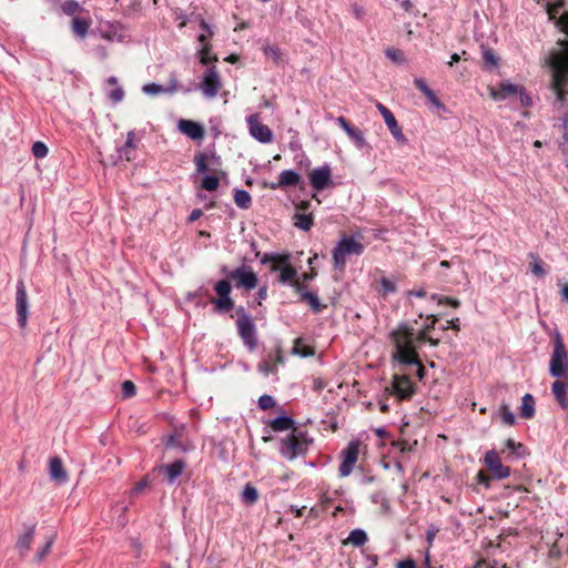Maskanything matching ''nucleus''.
<instances>
[{"instance_id": "1", "label": "nucleus", "mask_w": 568, "mask_h": 568, "mask_svg": "<svg viewBox=\"0 0 568 568\" xmlns=\"http://www.w3.org/2000/svg\"><path fill=\"white\" fill-rule=\"evenodd\" d=\"M389 338L394 346L393 359L400 365L409 366L412 373L422 381L425 367L418 357L417 348L426 338L425 332H416L409 323L402 322L390 332Z\"/></svg>"}, {"instance_id": "2", "label": "nucleus", "mask_w": 568, "mask_h": 568, "mask_svg": "<svg viewBox=\"0 0 568 568\" xmlns=\"http://www.w3.org/2000/svg\"><path fill=\"white\" fill-rule=\"evenodd\" d=\"M552 79L551 92L556 97V104H565V94L568 92V48L562 53L554 54L551 58Z\"/></svg>"}, {"instance_id": "3", "label": "nucleus", "mask_w": 568, "mask_h": 568, "mask_svg": "<svg viewBox=\"0 0 568 568\" xmlns=\"http://www.w3.org/2000/svg\"><path fill=\"white\" fill-rule=\"evenodd\" d=\"M312 443L313 439L306 432L294 429L281 439L278 450L284 458L293 460L298 456L305 455Z\"/></svg>"}, {"instance_id": "4", "label": "nucleus", "mask_w": 568, "mask_h": 568, "mask_svg": "<svg viewBox=\"0 0 568 568\" xmlns=\"http://www.w3.org/2000/svg\"><path fill=\"white\" fill-rule=\"evenodd\" d=\"M364 253V245L353 236H343L333 248L334 267L343 270L347 257L359 256Z\"/></svg>"}, {"instance_id": "5", "label": "nucleus", "mask_w": 568, "mask_h": 568, "mask_svg": "<svg viewBox=\"0 0 568 568\" xmlns=\"http://www.w3.org/2000/svg\"><path fill=\"white\" fill-rule=\"evenodd\" d=\"M549 374L555 378H568V353L560 334H556L549 362Z\"/></svg>"}, {"instance_id": "6", "label": "nucleus", "mask_w": 568, "mask_h": 568, "mask_svg": "<svg viewBox=\"0 0 568 568\" xmlns=\"http://www.w3.org/2000/svg\"><path fill=\"white\" fill-rule=\"evenodd\" d=\"M237 333L248 351H254L257 345L256 327L252 316L243 306L235 310Z\"/></svg>"}, {"instance_id": "7", "label": "nucleus", "mask_w": 568, "mask_h": 568, "mask_svg": "<svg viewBox=\"0 0 568 568\" xmlns=\"http://www.w3.org/2000/svg\"><path fill=\"white\" fill-rule=\"evenodd\" d=\"M214 291L217 297L212 298L211 303L219 313H227L234 308V301L231 297L232 286L227 280H220L214 284Z\"/></svg>"}, {"instance_id": "8", "label": "nucleus", "mask_w": 568, "mask_h": 568, "mask_svg": "<svg viewBox=\"0 0 568 568\" xmlns=\"http://www.w3.org/2000/svg\"><path fill=\"white\" fill-rule=\"evenodd\" d=\"M222 78L215 65L209 67L202 75L200 89L206 99H214L222 89Z\"/></svg>"}, {"instance_id": "9", "label": "nucleus", "mask_w": 568, "mask_h": 568, "mask_svg": "<svg viewBox=\"0 0 568 568\" xmlns=\"http://www.w3.org/2000/svg\"><path fill=\"white\" fill-rule=\"evenodd\" d=\"M17 321L21 328H24L28 322V294L23 281H18L16 292Z\"/></svg>"}, {"instance_id": "10", "label": "nucleus", "mask_w": 568, "mask_h": 568, "mask_svg": "<svg viewBox=\"0 0 568 568\" xmlns=\"http://www.w3.org/2000/svg\"><path fill=\"white\" fill-rule=\"evenodd\" d=\"M250 134L261 143H271L273 141L272 130L260 122L258 114L254 113L246 118Z\"/></svg>"}, {"instance_id": "11", "label": "nucleus", "mask_w": 568, "mask_h": 568, "mask_svg": "<svg viewBox=\"0 0 568 568\" xmlns=\"http://www.w3.org/2000/svg\"><path fill=\"white\" fill-rule=\"evenodd\" d=\"M484 462L496 479H505L510 476V468L501 463V459L497 452L494 449L488 450L485 454Z\"/></svg>"}, {"instance_id": "12", "label": "nucleus", "mask_w": 568, "mask_h": 568, "mask_svg": "<svg viewBox=\"0 0 568 568\" xmlns=\"http://www.w3.org/2000/svg\"><path fill=\"white\" fill-rule=\"evenodd\" d=\"M310 184L315 191H323L332 184V169L329 164L315 168L310 173Z\"/></svg>"}, {"instance_id": "13", "label": "nucleus", "mask_w": 568, "mask_h": 568, "mask_svg": "<svg viewBox=\"0 0 568 568\" xmlns=\"http://www.w3.org/2000/svg\"><path fill=\"white\" fill-rule=\"evenodd\" d=\"M179 89H181V91L183 93H189L191 91L190 89H185L183 87H180L179 85V80H178V78L174 74H172L170 77L169 85H166V87H164L162 84H159V83H155V82H150V83H146V84H144L142 87L143 93L149 94V95H156V94H160V93L173 94Z\"/></svg>"}, {"instance_id": "14", "label": "nucleus", "mask_w": 568, "mask_h": 568, "mask_svg": "<svg viewBox=\"0 0 568 568\" xmlns=\"http://www.w3.org/2000/svg\"><path fill=\"white\" fill-rule=\"evenodd\" d=\"M230 277L235 280L236 287H244L246 290H253L257 285L256 274L248 267L240 266L230 273Z\"/></svg>"}, {"instance_id": "15", "label": "nucleus", "mask_w": 568, "mask_h": 568, "mask_svg": "<svg viewBox=\"0 0 568 568\" xmlns=\"http://www.w3.org/2000/svg\"><path fill=\"white\" fill-rule=\"evenodd\" d=\"M343 460L339 466V476L347 477L354 469L358 458V444L351 442L347 447L342 452Z\"/></svg>"}, {"instance_id": "16", "label": "nucleus", "mask_w": 568, "mask_h": 568, "mask_svg": "<svg viewBox=\"0 0 568 568\" xmlns=\"http://www.w3.org/2000/svg\"><path fill=\"white\" fill-rule=\"evenodd\" d=\"M392 386L400 400L409 399L415 393V387L407 375H395Z\"/></svg>"}, {"instance_id": "17", "label": "nucleus", "mask_w": 568, "mask_h": 568, "mask_svg": "<svg viewBox=\"0 0 568 568\" xmlns=\"http://www.w3.org/2000/svg\"><path fill=\"white\" fill-rule=\"evenodd\" d=\"M283 266H278L277 264L271 265V272H280L278 282L282 284H290L295 288L296 292L301 291V284L295 281L297 275L296 270L291 265L290 261L287 264H282Z\"/></svg>"}, {"instance_id": "18", "label": "nucleus", "mask_w": 568, "mask_h": 568, "mask_svg": "<svg viewBox=\"0 0 568 568\" xmlns=\"http://www.w3.org/2000/svg\"><path fill=\"white\" fill-rule=\"evenodd\" d=\"M520 87L521 85L505 81L499 84L498 89L489 88V94L495 101H504L510 98H516Z\"/></svg>"}, {"instance_id": "19", "label": "nucleus", "mask_w": 568, "mask_h": 568, "mask_svg": "<svg viewBox=\"0 0 568 568\" xmlns=\"http://www.w3.org/2000/svg\"><path fill=\"white\" fill-rule=\"evenodd\" d=\"M179 130L191 140H202L204 138V128L199 122L192 120H180L178 122Z\"/></svg>"}, {"instance_id": "20", "label": "nucleus", "mask_w": 568, "mask_h": 568, "mask_svg": "<svg viewBox=\"0 0 568 568\" xmlns=\"http://www.w3.org/2000/svg\"><path fill=\"white\" fill-rule=\"evenodd\" d=\"M568 377L557 378L551 385V393L562 409H568Z\"/></svg>"}, {"instance_id": "21", "label": "nucleus", "mask_w": 568, "mask_h": 568, "mask_svg": "<svg viewBox=\"0 0 568 568\" xmlns=\"http://www.w3.org/2000/svg\"><path fill=\"white\" fill-rule=\"evenodd\" d=\"M24 531L18 537L16 548L21 557H24L30 550L36 534V524L24 525Z\"/></svg>"}, {"instance_id": "22", "label": "nucleus", "mask_w": 568, "mask_h": 568, "mask_svg": "<svg viewBox=\"0 0 568 568\" xmlns=\"http://www.w3.org/2000/svg\"><path fill=\"white\" fill-rule=\"evenodd\" d=\"M186 464L183 459H176L171 464L162 465L160 471L166 475L168 484L172 485L183 474Z\"/></svg>"}, {"instance_id": "23", "label": "nucleus", "mask_w": 568, "mask_h": 568, "mask_svg": "<svg viewBox=\"0 0 568 568\" xmlns=\"http://www.w3.org/2000/svg\"><path fill=\"white\" fill-rule=\"evenodd\" d=\"M301 182V175L294 170H284L278 174V181L272 183L270 186L272 190L287 186H296Z\"/></svg>"}, {"instance_id": "24", "label": "nucleus", "mask_w": 568, "mask_h": 568, "mask_svg": "<svg viewBox=\"0 0 568 568\" xmlns=\"http://www.w3.org/2000/svg\"><path fill=\"white\" fill-rule=\"evenodd\" d=\"M49 474L52 480L58 484H65L68 475L63 467L62 460L59 457H52L49 462Z\"/></svg>"}, {"instance_id": "25", "label": "nucleus", "mask_w": 568, "mask_h": 568, "mask_svg": "<svg viewBox=\"0 0 568 568\" xmlns=\"http://www.w3.org/2000/svg\"><path fill=\"white\" fill-rule=\"evenodd\" d=\"M301 296V301L307 303L315 314H320L326 307V305L322 304L317 294L311 291H303L301 286V291L298 292Z\"/></svg>"}, {"instance_id": "26", "label": "nucleus", "mask_w": 568, "mask_h": 568, "mask_svg": "<svg viewBox=\"0 0 568 568\" xmlns=\"http://www.w3.org/2000/svg\"><path fill=\"white\" fill-rule=\"evenodd\" d=\"M271 361L282 362V354H281L280 349L275 351L274 353L267 354V357L264 358L257 365V371L265 376H267L270 374H274L276 372V367L274 365H271V363H270Z\"/></svg>"}, {"instance_id": "27", "label": "nucleus", "mask_w": 568, "mask_h": 568, "mask_svg": "<svg viewBox=\"0 0 568 568\" xmlns=\"http://www.w3.org/2000/svg\"><path fill=\"white\" fill-rule=\"evenodd\" d=\"M535 397L531 394H525L521 398V405L519 406V415L525 419H530L535 416Z\"/></svg>"}, {"instance_id": "28", "label": "nucleus", "mask_w": 568, "mask_h": 568, "mask_svg": "<svg viewBox=\"0 0 568 568\" xmlns=\"http://www.w3.org/2000/svg\"><path fill=\"white\" fill-rule=\"evenodd\" d=\"M134 136L135 132L133 130L129 131L125 143L118 148V153L121 159H125L126 161H131L133 159L132 151L136 149Z\"/></svg>"}, {"instance_id": "29", "label": "nucleus", "mask_w": 568, "mask_h": 568, "mask_svg": "<svg viewBox=\"0 0 568 568\" xmlns=\"http://www.w3.org/2000/svg\"><path fill=\"white\" fill-rule=\"evenodd\" d=\"M294 425L295 419L286 415L277 416L270 422V427L274 432H285L292 429Z\"/></svg>"}, {"instance_id": "30", "label": "nucleus", "mask_w": 568, "mask_h": 568, "mask_svg": "<svg viewBox=\"0 0 568 568\" xmlns=\"http://www.w3.org/2000/svg\"><path fill=\"white\" fill-rule=\"evenodd\" d=\"M90 26L91 20L89 18L74 17L71 21V29L73 33L80 38H84L87 36Z\"/></svg>"}, {"instance_id": "31", "label": "nucleus", "mask_w": 568, "mask_h": 568, "mask_svg": "<svg viewBox=\"0 0 568 568\" xmlns=\"http://www.w3.org/2000/svg\"><path fill=\"white\" fill-rule=\"evenodd\" d=\"M367 534L362 528L353 529L347 537V542H349L354 547H362L367 542Z\"/></svg>"}, {"instance_id": "32", "label": "nucleus", "mask_w": 568, "mask_h": 568, "mask_svg": "<svg viewBox=\"0 0 568 568\" xmlns=\"http://www.w3.org/2000/svg\"><path fill=\"white\" fill-rule=\"evenodd\" d=\"M234 202L240 209L247 210L252 204V197L247 191L242 189H235Z\"/></svg>"}, {"instance_id": "33", "label": "nucleus", "mask_w": 568, "mask_h": 568, "mask_svg": "<svg viewBox=\"0 0 568 568\" xmlns=\"http://www.w3.org/2000/svg\"><path fill=\"white\" fill-rule=\"evenodd\" d=\"M291 260L290 254H278V253H264L260 260L262 264L272 263L273 264H287Z\"/></svg>"}, {"instance_id": "34", "label": "nucleus", "mask_w": 568, "mask_h": 568, "mask_svg": "<svg viewBox=\"0 0 568 568\" xmlns=\"http://www.w3.org/2000/svg\"><path fill=\"white\" fill-rule=\"evenodd\" d=\"M211 51L212 47L210 43L201 45V48L197 50L199 60L201 64L210 65L211 63L217 61V58L215 55H212Z\"/></svg>"}, {"instance_id": "35", "label": "nucleus", "mask_w": 568, "mask_h": 568, "mask_svg": "<svg viewBox=\"0 0 568 568\" xmlns=\"http://www.w3.org/2000/svg\"><path fill=\"white\" fill-rule=\"evenodd\" d=\"M484 68L488 71L496 69L499 64V58L490 49L483 50Z\"/></svg>"}, {"instance_id": "36", "label": "nucleus", "mask_w": 568, "mask_h": 568, "mask_svg": "<svg viewBox=\"0 0 568 568\" xmlns=\"http://www.w3.org/2000/svg\"><path fill=\"white\" fill-rule=\"evenodd\" d=\"M55 541V535L45 536V544L42 548L38 549L34 560L40 564L44 560L47 555L51 551L52 546Z\"/></svg>"}, {"instance_id": "37", "label": "nucleus", "mask_w": 568, "mask_h": 568, "mask_svg": "<svg viewBox=\"0 0 568 568\" xmlns=\"http://www.w3.org/2000/svg\"><path fill=\"white\" fill-rule=\"evenodd\" d=\"M263 52L275 64H281L283 62V54L277 45L265 44L263 47Z\"/></svg>"}, {"instance_id": "38", "label": "nucleus", "mask_w": 568, "mask_h": 568, "mask_svg": "<svg viewBox=\"0 0 568 568\" xmlns=\"http://www.w3.org/2000/svg\"><path fill=\"white\" fill-rule=\"evenodd\" d=\"M294 220V225L303 231H310L313 226V216L311 214L297 213Z\"/></svg>"}, {"instance_id": "39", "label": "nucleus", "mask_w": 568, "mask_h": 568, "mask_svg": "<svg viewBox=\"0 0 568 568\" xmlns=\"http://www.w3.org/2000/svg\"><path fill=\"white\" fill-rule=\"evenodd\" d=\"M499 416L507 426H513L516 422V417L506 402H503L499 406Z\"/></svg>"}, {"instance_id": "40", "label": "nucleus", "mask_w": 568, "mask_h": 568, "mask_svg": "<svg viewBox=\"0 0 568 568\" xmlns=\"http://www.w3.org/2000/svg\"><path fill=\"white\" fill-rule=\"evenodd\" d=\"M258 499L257 489L251 484H246L242 491V501L247 505H253Z\"/></svg>"}, {"instance_id": "41", "label": "nucleus", "mask_w": 568, "mask_h": 568, "mask_svg": "<svg viewBox=\"0 0 568 568\" xmlns=\"http://www.w3.org/2000/svg\"><path fill=\"white\" fill-rule=\"evenodd\" d=\"M530 262V271L538 277H542L546 275V270L544 268V264L541 260L534 253H529Z\"/></svg>"}, {"instance_id": "42", "label": "nucleus", "mask_w": 568, "mask_h": 568, "mask_svg": "<svg viewBox=\"0 0 568 568\" xmlns=\"http://www.w3.org/2000/svg\"><path fill=\"white\" fill-rule=\"evenodd\" d=\"M506 449L517 458H521L525 455V446L520 443H516L514 439L508 438L505 442Z\"/></svg>"}, {"instance_id": "43", "label": "nucleus", "mask_w": 568, "mask_h": 568, "mask_svg": "<svg viewBox=\"0 0 568 568\" xmlns=\"http://www.w3.org/2000/svg\"><path fill=\"white\" fill-rule=\"evenodd\" d=\"M61 10L67 16H74L78 12L82 11L83 8L80 6V3L75 0H65L61 4Z\"/></svg>"}, {"instance_id": "44", "label": "nucleus", "mask_w": 568, "mask_h": 568, "mask_svg": "<svg viewBox=\"0 0 568 568\" xmlns=\"http://www.w3.org/2000/svg\"><path fill=\"white\" fill-rule=\"evenodd\" d=\"M377 109L379 111V113L383 115V119L387 125V128H392L394 126L395 128V124L397 123L394 114L390 112L389 109H387L384 104L382 103H377Z\"/></svg>"}, {"instance_id": "45", "label": "nucleus", "mask_w": 568, "mask_h": 568, "mask_svg": "<svg viewBox=\"0 0 568 568\" xmlns=\"http://www.w3.org/2000/svg\"><path fill=\"white\" fill-rule=\"evenodd\" d=\"M31 151L36 159H43L48 155L49 149L43 142L37 141L32 144Z\"/></svg>"}, {"instance_id": "46", "label": "nucleus", "mask_w": 568, "mask_h": 568, "mask_svg": "<svg viewBox=\"0 0 568 568\" xmlns=\"http://www.w3.org/2000/svg\"><path fill=\"white\" fill-rule=\"evenodd\" d=\"M385 54L394 63L402 64L405 62L404 52L402 50L388 48L386 49Z\"/></svg>"}, {"instance_id": "47", "label": "nucleus", "mask_w": 568, "mask_h": 568, "mask_svg": "<svg viewBox=\"0 0 568 568\" xmlns=\"http://www.w3.org/2000/svg\"><path fill=\"white\" fill-rule=\"evenodd\" d=\"M165 446L172 447V448H178V449H181L182 452L189 450V448L185 445H183V443L181 442V436L176 435V434H172L168 437Z\"/></svg>"}, {"instance_id": "48", "label": "nucleus", "mask_w": 568, "mask_h": 568, "mask_svg": "<svg viewBox=\"0 0 568 568\" xmlns=\"http://www.w3.org/2000/svg\"><path fill=\"white\" fill-rule=\"evenodd\" d=\"M379 284L383 295L395 293L397 290L396 283L387 277H382Z\"/></svg>"}, {"instance_id": "49", "label": "nucleus", "mask_w": 568, "mask_h": 568, "mask_svg": "<svg viewBox=\"0 0 568 568\" xmlns=\"http://www.w3.org/2000/svg\"><path fill=\"white\" fill-rule=\"evenodd\" d=\"M220 181L215 175H206L202 180V187L206 191H215L219 187Z\"/></svg>"}, {"instance_id": "50", "label": "nucleus", "mask_w": 568, "mask_h": 568, "mask_svg": "<svg viewBox=\"0 0 568 568\" xmlns=\"http://www.w3.org/2000/svg\"><path fill=\"white\" fill-rule=\"evenodd\" d=\"M516 98H518L520 105L524 108L532 105V99H531L530 94L527 92V90L525 89V87H523V85L519 88V91L517 92Z\"/></svg>"}, {"instance_id": "51", "label": "nucleus", "mask_w": 568, "mask_h": 568, "mask_svg": "<svg viewBox=\"0 0 568 568\" xmlns=\"http://www.w3.org/2000/svg\"><path fill=\"white\" fill-rule=\"evenodd\" d=\"M108 98L112 103L116 104L123 100L124 90L122 89V87L116 85L114 89L108 92Z\"/></svg>"}, {"instance_id": "52", "label": "nucleus", "mask_w": 568, "mask_h": 568, "mask_svg": "<svg viewBox=\"0 0 568 568\" xmlns=\"http://www.w3.org/2000/svg\"><path fill=\"white\" fill-rule=\"evenodd\" d=\"M349 139L355 143L357 148H364L367 143L363 132L359 129H354V131L348 135Z\"/></svg>"}, {"instance_id": "53", "label": "nucleus", "mask_w": 568, "mask_h": 568, "mask_svg": "<svg viewBox=\"0 0 568 568\" xmlns=\"http://www.w3.org/2000/svg\"><path fill=\"white\" fill-rule=\"evenodd\" d=\"M257 404L262 410H266L275 406V399L271 395L264 394L260 396Z\"/></svg>"}, {"instance_id": "54", "label": "nucleus", "mask_w": 568, "mask_h": 568, "mask_svg": "<svg viewBox=\"0 0 568 568\" xmlns=\"http://www.w3.org/2000/svg\"><path fill=\"white\" fill-rule=\"evenodd\" d=\"M206 160H207V155L205 153H200L195 156V165H196V171L199 173L203 174L209 171Z\"/></svg>"}, {"instance_id": "55", "label": "nucleus", "mask_w": 568, "mask_h": 568, "mask_svg": "<svg viewBox=\"0 0 568 568\" xmlns=\"http://www.w3.org/2000/svg\"><path fill=\"white\" fill-rule=\"evenodd\" d=\"M136 393V387L133 382L131 381H124L122 383V394L125 398H130L134 396Z\"/></svg>"}, {"instance_id": "56", "label": "nucleus", "mask_w": 568, "mask_h": 568, "mask_svg": "<svg viewBox=\"0 0 568 568\" xmlns=\"http://www.w3.org/2000/svg\"><path fill=\"white\" fill-rule=\"evenodd\" d=\"M426 98L428 99L429 103H430L434 108H436V109H438V110H443V111H445V110H446L445 105H444V104L440 102V100L436 97V94H435V92H434L433 90H432V91L426 95Z\"/></svg>"}, {"instance_id": "57", "label": "nucleus", "mask_w": 568, "mask_h": 568, "mask_svg": "<svg viewBox=\"0 0 568 568\" xmlns=\"http://www.w3.org/2000/svg\"><path fill=\"white\" fill-rule=\"evenodd\" d=\"M414 84L425 97L432 91L426 81L422 78H415Z\"/></svg>"}, {"instance_id": "58", "label": "nucleus", "mask_w": 568, "mask_h": 568, "mask_svg": "<svg viewBox=\"0 0 568 568\" xmlns=\"http://www.w3.org/2000/svg\"><path fill=\"white\" fill-rule=\"evenodd\" d=\"M414 84L425 97L432 91L426 81L422 78H415Z\"/></svg>"}, {"instance_id": "59", "label": "nucleus", "mask_w": 568, "mask_h": 568, "mask_svg": "<svg viewBox=\"0 0 568 568\" xmlns=\"http://www.w3.org/2000/svg\"><path fill=\"white\" fill-rule=\"evenodd\" d=\"M201 27L207 31V34H200L197 37V41L203 45L205 43H209L207 42V38L211 37L213 34L212 30H211V27L205 22V21H202L201 22Z\"/></svg>"}, {"instance_id": "60", "label": "nucleus", "mask_w": 568, "mask_h": 568, "mask_svg": "<svg viewBox=\"0 0 568 568\" xmlns=\"http://www.w3.org/2000/svg\"><path fill=\"white\" fill-rule=\"evenodd\" d=\"M351 10H352V13L354 14V17L357 20H363L364 17L366 16L365 9L362 6L357 4V3H353L351 6Z\"/></svg>"}, {"instance_id": "61", "label": "nucleus", "mask_w": 568, "mask_h": 568, "mask_svg": "<svg viewBox=\"0 0 568 568\" xmlns=\"http://www.w3.org/2000/svg\"><path fill=\"white\" fill-rule=\"evenodd\" d=\"M427 321L428 322L425 324L424 329L420 331V332H425V334H428V332L435 327V324L437 323L438 317L436 315H428Z\"/></svg>"}, {"instance_id": "62", "label": "nucleus", "mask_w": 568, "mask_h": 568, "mask_svg": "<svg viewBox=\"0 0 568 568\" xmlns=\"http://www.w3.org/2000/svg\"><path fill=\"white\" fill-rule=\"evenodd\" d=\"M392 133V135L397 140V141H404L405 140V136L402 132V129L400 126L398 125V123L395 124V128L392 126L388 129Z\"/></svg>"}, {"instance_id": "63", "label": "nucleus", "mask_w": 568, "mask_h": 568, "mask_svg": "<svg viewBox=\"0 0 568 568\" xmlns=\"http://www.w3.org/2000/svg\"><path fill=\"white\" fill-rule=\"evenodd\" d=\"M392 133V135L397 140V141H404L405 140V136L402 132V129L400 126L398 125V123L395 124V128L392 126L388 129Z\"/></svg>"}, {"instance_id": "64", "label": "nucleus", "mask_w": 568, "mask_h": 568, "mask_svg": "<svg viewBox=\"0 0 568 568\" xmlns=\"http://www.w3.org/2000/svg\"><path fill=\"white\" fill-rule=\"evenodd\" d=\"M396 568H416L413 559H405L397 562Z\"/></svg>"}]
</instances>
